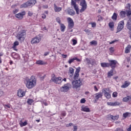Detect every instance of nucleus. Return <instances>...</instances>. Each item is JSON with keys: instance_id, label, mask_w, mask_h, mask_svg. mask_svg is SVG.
Here are the masks:
<instances>
[{"instance_id": "34", "label": "nucleus", "mask_w": 131, "mask_h": 131, "mask_svg": "<svg viewBox=\"0 0 131 131\" xmlns=\"http://www.w3.org/2000/svg\"><path fill=\"white\" fill-rule=\"evenodd\" d=\"M113 70H111L110 72L107 73V77L110 78L112 76H113Z\"/></svg>"}, {"instance_id": "18", "label": "nucleus", "mask_w": 131, "mask_h": 131, "mask_svg": "<svg viewBox=\"0 0 131 131\" xmlns=\"http://www.w3.org/2000/svg\"><path fill=\"white\" fill-rule=\"evenodd\" d=\"M103 98V94L101 92H99L95 94V101H98L99 99H102Z\"/></svg>"}, {"instance_id": "25", "label": "nucleus", "mask_w": 131, "mask_h": 131, "mask_svg": "<svg viewBox=\"0 0 131 131\" xmlns=\"http://www.w3.org/2000/svg\"><path fill=\"white\" fill-rule=\"evenodd\" d=\"M19 45V42L18 41H15L13 45L12 46V49L14 50V51H18V49H17V46Z\"/></svg>"}, {"instance_id": "39", "label": "nucleus", "mask_w": 131, "mask_h": 131, "mask_svg": "<svg viewBox=\"0 0 131 131\" xmlns=\"http://www.w3.org/2000/svg\"><path fill=\"white\" fill-rule=\"evenodd\" d=\"M130 115H131V114L130 113L126 112L123 114V117L124 118H126V117H127V116H130Z\"/></svg>"}, {"instance_id": "59", "label": "nucleus", "mask_w": 131, "mask_h": 131, "mask_svg": "<svg viewBox=\"0 0 131 131\" xmlns=\"http://www.w3.org/2000/svg\"><path fill=\"white\" fill-rule=\"evenodd\" d=\"M72 125H73V123H70L69 125L68 124L67 125V127H69V126H72Z\"/></svg>"}, {"instance_id": "43", "label": "nucleus", "mask_w": 131, "mask_h": 131, "mask_svg": "<svg viewBox=\"0 0 131 131\" xmlns=\"http://www.w3.org/2000/svg\"><path fill=\"white\" fill-rule=\"evenodd\" d=\"M72 41L73 42V46H75L77 43V40L75 39H72Z\"/></svg>"}, {"instance_id": "17", "label": "nucleus", "mask_w": 131, "mask_h": 131, "mask_svg": "<svg viewBox=\"0 0 131 131\" xmlns=\"http://www.w3.org/2000/svg\"><path fill=\"white\" fill-rule=\"evenodd\" d=\"M109 62V65L112 67V69H114L116 67V65L118 64L116 60H110Z\"/></svg>"}, {"instance_id": "22", "label": "nucleus", "mask_w": 131, "mask_h": 131, "mask_svg": "<svg viewBox=\"0 0 131 131\" xmlns=\"http://www.w3.org/2000/svg\"><path fill=\"white\" fill-rule=\"evenodd\" d=\"M19 124L20 127H23V126H26V125L28 124L27 121L26 120L23 122V121L21 120L19 122Z\"/></svg>"}, {"instance_id": "56", "label": "nucleus", "mask_w": 131, "mask_h": 131, "mask_svg": "<svg viewBox=\"0 0 131 131\" xmlns=\"http://www.w3.org/2000/svg\"><path fill=\"white\" fill-rule=\"evenodd\" d=\"M73 128H74L73 131H77V128H78L77 126H74Z\"/></svg>"}, {"instance_id": "62", "label": "nucleus", "mask_w": 131, "mask_h": 131, "mask_svg": "<svg viewBox=\"0 0 131 131\" xmlns=\"http://www.w3.org/2000/svg\"><path fill=\"white\" fill-rule=\"evenodd\" d=\"M76 60L77 62H80V61H81L80 59L76 58V57H75V60Z\"/></svg>"}, {"instance_id": "12", "label": "nucleus", "mask_w": 131, "mask_h": 131, "mask_svg": "<svg viewBox=\"0 0 131 131\" xmlns=\"http://www.w3.org/2000/svg\"><path fill=\"white\" fill-rule=\"evenodd\" d=\"M26 14V12H25V11H23L20 13L15 14V17L18 19V20H22V19H23V17H24Z\"/></svg>"}, {"instance_id": "5", "label": "nucleus", "mask_w": 131, "mask_h": 131, "mask_svg": "<svg viewBox=\"0 0 131 131\" xmlns=\"http://www.w3.org/2000/svg\"><path fill=\"white\" fill-rule=\"evenodd\" d=\"M80 6L81 7V9L80 10V13H83L88 8V5L86 4L85 0H82V2L80 3Z\"/></svg>"}, {"instance_id": "3", "label": "nucleus", "mask_w": 131, "mask_h": 131, "mask_svg": "<svg viewBox=\"0 0 131 131\" xmlns=\"http://www.w3.org/2000/svg\"><path fill=\"white\" fill-rule=\"evenodd\" d=\"M76 1V2H75ZM76 2H82V0H71V6L74 8L77 14H79V8H78V5H77Z\"/></svg>"}, {"instance_id": "35", "label": "nucleus", "mask_w": 131, "mask_h": 131, "mask_svg": "<svg viewBox=\"0 0 131 131\" xmlns=\"http://www.w3.org/2000/svg\"><path fill=\"white\" fill-rule=\"evenodd\" d=\"M112 19L114 20V21H116L117 20V14L116 13H114L112 16Z\"/></svg>"}, {"instance_id": "52", "label": "nucleus", "mask_w": 131, "mask_h": 131, "mask_svg": "<svg viewBox=\"0 0 131 131\" xmlns=\"http://www.w3.org/2000/svg\"><path fill=\"white\" fill-rule=\"evenodd\" d=\"M118 41V40L115 39V40L112 41L111 42H110V45H112L113 43H114L115 42H116Z\"/></svg>"}, {"instance_id": "28", "label": "nucleus", "mask_w": 131, "mask_h": 131, "mask_svg": "<svg viewBox=\"0 0 131 131\" xmlns=\"http://www.w3.org/2000/svg\"><path fill=\"white\" fill-rule=\"evenodd\" d=\"M62 10V7H58L56 4H54L55 12H60Z\"/></svg>"}, {"instance_id": "27", "label": "nucleus", "mask_w": 131, "mask_h": 131, "mask_svg": "<svg viewBox=\"0 0 131 131\" xmlns=\"http://www.w3.org/2000/svg\"><path fill=\"white\" fill-rule=\"evenodd\" d=\"M108 26L112 31L114 30V23L113 21H111L108 23Z\"/></svg>"}, {"instance_id": "51", "label": "nucleus", "mask_w": 131, "mask_h": 131, "mask_svg": "<svg viewBox=\"0 0 131 131\" xmlns=\"http://www.w3.org/2000/svg\"><path fill=\"white\" fill-rule=\"evenodd\" d=\"M41 29H42V30H43L44 31H45V30H48V29H47V27H46V26H42Z\"/></svg>"}, {"instance_id": "14", "label": "nucleus", "mask_w": 131, "mask_h": 131, "mask_svg": "<svg viewBox=\"0 0 131 131\" xmlns=\"http://www.w3.org/2000/svg\"><path fill=\"white\" fill-rule=\"evenodd\" d=\"M107 118V119H112V120L115 121V120H118V118H119V115H117L116 116H113L111 115H108Z\"/></svg>"}, {"instance_id": "53", "label": "nucleus", "mask_w": 131, "mask_h": 131, "mask_svg": "<svg viewBox=\"0 0 131 131\" xmlns=\"http://www.w3.org/2000/svg\"><path fill=\"white\" fill-rule=\"evenodd\" d=\"M80 103H81V104H83V103H85V99H84V98L81 99L80 100Z\"/></svg>"}, {"instance_id": "44", "label": "nucleus", "mask_w": 131, "mask_h": 131, "mask_svg": "<svg viewBox=\"0 0 131 131\" xmlns=\"http://www.w3.org/2000/svg\"><path fill=\"white\" fill-rule=\"evenodd\" d=\"M18 12H19V9H15L13 10L12 13H13V14H14L15 15V14H17V13Z\"/></svg>"}, {"instance_id": "30", "label": "nucleus", "mask_w": 131, "mask_h": 131, "mask_svg": "<svg viewBox=\"0 0 131 131\" xmlns=\"http://www.w3.org/2000/svg\"><path fill=\"white\" fill-rule=\"evenodd\" d=\"M130 49H131V46L130 45H128L126 48L125 50V54H128L130 51Z\"/></svg>"}, {"instance_id": "57", "label": "nucleus", "mask_w": 131, "mask_h": 131, "mask_svg": "<svg viewBox=\"0 0 131 131\" xmlns=\"http://www.w3.org/2000/svg\"><path fill=\"white\" fill-rule=\"evenodd\" d=\"M94 89L95 92H98V88H97V86L95 85L94 87Z\"/></svg>"}, {"instance_id": "26", "label": "nucleus", "mask_w": 131, "mask_h": 131, "mask_svg": "<svg viewBox=\"0 0 131 131\" xmlns=\"http://www.w3.org/2000/svg\"><path fill=\"white\" fill-rule=\"evenodd\" d=\"M129 84H130V82L126 81H125L124 84H123L121 86V88H122L123 89H125V88H127V86H128V85H129Z\"/></svg>"}, {"instance_id": "21", "label": "nucleus", "mask_w": 131, "mask_h": 131, "mask_svg": "<svg viewBox=\"0 0 131 131\" xmlns=\"http://www.w3.org/2000/svg\"><path fill=\"white\" fill-rule=\"evenodd\" d=\"M81 111H83V112H91V110L88 106H81Z\"/></svg>"}, {"instance_id": "2", "label": "nucleus", "mask_w": 131, "mask_h": 131, "mask_svg": "<svg viewBox=\"0 0 131 131\" xmlns=\"http://www.w3.org/2000/svg\"><path fill=\"white\" fill-rule=\"evenodd\" d=\"M16 37L19 41H24L25 37H26V32L25 31H21L17 34Z\"/></svg>"}, {"instance_id": "13", "label": "nucleus", "mask_w": 131, "mask_h": 131, "mask_svg": "<svg viewBox=\"0 0 131 131\" xmlns=\"http://www.w3.org/2000/svg\"><path fill=\"white\" fill-rule=\"evenodd\" d=\"M69 89H70V85L69 84H66L60 88L61 92H63L64 93H66L69 91Z\"/></svg>"}, {"instance_id": "36", "label": "nucleus", "mask_w": 131, "mask_h": 131, "mask_svg": "<svg viewBox=\"0 0 131 131\" xmlns=\"http://www.w3.org/2000/svg\"><path fill=\"white\" fill-rule=\"evenodd\" d=\"M125 15H126V12H125V11H121L120 12V16L122 18H124V17H125Z\"/></svg>"}, {"instance_id": "6", "label": "nucleus", "mask_w": 131, "mask_h": 131, "mask_svg": "<svg viewBox=\"0 0 131 131\" xmlns=\"http://www.w3.org/2000/svg\"><path fill=\"white\" fill-rule=\"evenodd\" d=\"M72 84L73 85V89H78V88H80L82 83H81V81L80 80H78L76 81H73L72 82Z\"/></svg>"}, {"instance_id": "32", "label": "nucleus", "mask_w": 131, "mask_h": 131, "mask_svg": "<svg viewBox=\"0 0 131 131\" xmlns=\"http://www.w3.org/2000/svg\"><path fill=\"white\" fill-rule=\"evenodd\" d=\"M101 67H103V68L110 67V64H109V63L102 62L101 63Z\"/></svg>"}, {"instance_id": "46", "label": "nucleus", "mask_w": 131, "mask_h": 131, "mask_svg": "<svg viewBox=\"0 0 131 131\" xmlns=\"http://www.w3.org/2000/svg\"><path fill=\"white\" fill-rule=\"evenodd\" d=\"M97 21H101L102 20V16L101 15H98L97 16Z\"/></svg>"}, {"instance_id": "45", "label": "nucleus", "mask_w": 131, "mask_h": 131, "mask_svg": "<svg viewBox=\"0 0 131 131\" xmlns=\"http://www.w3.org/2000/svg\"><path fill=\"white\" fill-rule=\"evenodd\" d=\"M117 95H118V93L117 92H115L113 93V98H116L117 97Z\"/></svg>"}, {"instance_id": "61", "label": "nucleus", "mask_w": 131, "mask_h": 131, "mask_svg": "<svg viewBox=\"0 0 131 131\" xmlns=\"http://www.w3.org/2000/svg\"><path fill=\"white\" fill-rule=\"evenodd\" d=\"M46 17H47V16H46V15H45V14H42L41 16V18L42 19H46Z\"/></svg>"}, {"instance_id": "19", "label": "nucleus", "mask_w": 131, "mask_h": 131, "mask_svg": "<svg viewBox=\"0 0 131 131\" xmlns=\"http://www.w3.org/2000/svg\"><path fill=\"white\" fill-rule=\"evenodd\" d=\"M107 104L108 106H112L113 107L115 106H119V105H120V103L117 101L114 102H107Z\"/></svg>"}, {"instance_id": "47", "label": "nucleus", "mask_w": 131, "mask_h": 131, "mask_svg": "<svg viewBox=\"0 0 131 131\" xmlns=\"http://www.w3.org/2000/svg\"><path fill=\"white\" fill-rule=\"evenodd\" d=\"M115 51V49L114 48V47H111L110 48V51L111 53H114V52Z\"/></svg>"}, {"instance_id": "38", "label": "nucleus", "mask_w": 131, "mask_h": 131, "mask_svg": "<svg viewBox=\"0 0 131 131\" xmlns=\"http://www.w3.org/2000/svg\"><path fill=\"white\" fill-rule=\"evenodd\" d=\"M34 102V100L33 99H28L27 101V103L29 105H32V103Z\"/></svg>"}, {"instance_id": "33", "label": "nucleus", "mask_w": 131, "mask_h": 131, "mask_svg": "<svg viewBox=\"0 0 131 131\" xmlns=\"http://www.w3.org/2000/svg\"><path fill=\"white\" fill-rule=\"evenodd\" d=\"M68 14H69V15H71V16H73V15H75V12H74L73 10L70 9L68 10Z\"/></svg>"}, {"instance_id": "24", "label": "nucleus", "mask_w": 131, "mask_h": 131, "mask_svg": "<svg viewBox=\"0 0 131 131\" xmlns=\"http://www.w3.org/2000/svg\"><path fill=\"white\" fill-rule=\"evenodd\" d=\"M37 65H47V62L43 61L41 60H37L36 62Z\"/></svg>"}, {"instance_id": "40", "label": "nucleus", "mask_w": 131, "mask_h": 131, "mask_svg": "<svg viewBox=\"0 0 131 131\" xmlns=\"http://www.w3.org/2000/svg\"><path fill=\"white\" fill-rule=\"evenodd\" d=\"M69 72L71 73V74H73L74 73V69L72 68H70Z\"/></svg>"}, {"instance_id": "23", "label": "nucleus", "mask_w": 131, "mask_h": 131, "mask_svg": "<svg viewBox=\"0 0 131 131\" xmlns=\"http://www.w3.org/2000/svg\"><path fill=\"white\" fill-rule=\"evenodd\" d=\"M131 101V97L129 96H127L126 97H124L122 99L123 102H130Z\"/></svg>"}, {"instance_id": "4", "label": "nucleus", "mask_w": 131, "mask_h": 131, "mask_svg": "<svg viewBox=\"0 0 131 131\" xmlns=\"http://www.w3.org/2000/svg\"><path fill=\"white\" fill-rule=\"evenodd\" d=\"M36 4V1L35 0H29L27 3L22 4L20 6V8H27L28 7H30L33 5H35Z\"/></svg>"}, {"instance_id": "9", "label": "nucleus", "mask_w": 131, "mask_h": 131, "mask_svg": "<svg viewBox=\"0 0 131 131\" xmlns=\"http://www.w3.org/2000/svg\"><path fill=\"white\" fill-rule=\"evenodd\" d=\"M124 27V21L122 20L119 23V25L117 28L116 33H118V32H120V31H121V30L123 29Z\"/></svg>"}, {"instance_id": "16", "label": "nucleus", "mask_w": 131, "mask_h": 131, "mask_svg": "<svg viewBox=\"0 0 131 131\" xmlns=\"http://www.w3.org/2000/svg\"><path fill=\"white\" fill-rule=\"evenodd\" d=\"M80 67H78L75 71L74 76V79H77L78 78V76H79V72H80Z\"/></svg>"}, {"instance_id": "37", "label": "nucleus", "mask_w": 131, "mask_h": 131, "mask_svg": "<svg viewBox=\"0 0 131 131\" xmlns=\"http://www.w3.org/2000/svg\"><path fill=\"white\" fill-rule=\"evenodd\" d=\"M90 45L91 46H97L98 45V42L96 40H93L90 42Z\"/></svg>"}, {"instance_id": "31", "label": "nucleus", "mask_w": 131, "mask_h": 131, "mask_svg": "<svg viewBox=\"0 0 131 131\" xmlns=\"http://www.w3.org/2000/svg\"><path fill=\"white\" fill-rule=\"evenodd\" d=\"M59 25L60 26L61 31H62V32H64L65 31V29H66V26H65V25L63 24H59Z\"/></svg>"}, {"instance_id": "42", "label": "nucleus", "mask_w": 131, "mask_h": 131, "mask_svg": "<svg viewBox=\"0 0 131 131\" xmlns=\"http://www.w3.org/2000/svg\"><path fill=\"white\" fill-rule=\"evenodd\" d=\"M126 16L127 17H128V16H130V15H131V10H130V9H128V11H126Z\"/></svg>"}, {"instance_id": "15", "label": "nucleus", "mask_w": 131, "mask_h": 131, "mask_svg": "<svg viewBox=\"0 0 131 131\" xmlns=\"http://www.w3.org/2000/svg\"><path fill=\"white\" fill-rule=\"evenodd\" d=\"M26 92L22 89H19L17 91V96L19 98H23L25 96Z\"/></svg>"}, {"instance_id": "58", "label": "nucleus", "mask_w": 131, "mask_h": 131, "mask_svg": "<svg viewBox=\"0 0 131 131\" xmlns=\"http://www.w3.org/2000/svg\"><path fill=\"white\" fill-rule=\"evenodd\" d=\"M28 15L29 16H30V17H31V16H32V15H33V13H32V12L29 11L28 12Z\"/></svg>"}, {"instance_id": "55", "label": "nucleus", "mask_w": 131, "mask_h": 131, "mask_svg": "<svg viewBox=\"0 0 131 131\" xmlns=\"http://www.w3.org/2000/svg\"><path fill=\"white\" fill-rule=\"evenodd\" d=\"M92 27L95 28L96 26V23H91Z\"/></svg>"}, {"instance_id": "49", "label": "nucleus", "mask_w": 131, "mask_h": 131, "mask_svg": "<svg viewBox=\"0 0 131 131\" xmlns=\"http://www.w3.org/2000/svg\"><path fill=\"white\" fill-rule=\"evenodd\" d=\"M4 56V54L3 53H0V64H2V57Z\"/></svg>"}, {"instance_id": "50", "label": "nucleus", "mask_w": 131, "mask_h": 131, "mask_svg": "<svg viewBox=\"0 0 131 131\" xmlns=\"http://www.w3.org/2000/svg\"><path fill=\"white\" fill-rule=\"evenodd\" d=\"M5 108H11V105L10 104H5L4 105Z\"/></svg>"}, {"instance_id": "64", "label": "nucleus", "mask_w": 131, "mask_h": 131, "mask_svg": "<svg viewBox=\"0 0 131 131\" xmlns=\"http://www.w3.org/2000/svg\"><path fill=\"white\" fill-rule=\"evenodd\" d=\"M127 131H131V124L129 126V127L127 129Z\"/></svg>"}, {"instance_id": "1", "label": "nucleus", "mask_w": 131, "mask_h": 131, "mask_svg": "<svg viewBox=\"0 0 131 131\" xmlns=\"http://www.w3.org/2000/svg\"><path fill=\"white\" fill-rule=\"evenodd\" d=\"M24 83L27 89H31L36 86L37 81L34 76H32L30 78L29 77H25L24 79Z\"/></svg>"}, {"instance_id": "7", "label": "nucleus", "mask_w": 131, "mask_h": 131, "mask_svg": "<svg viewBox=\"0 0 131 131\" xmlns=\"http://www.w3.org/2000/svg\"><path fill=\"white\" fill-rule=\"evenodd\" d=\"M51 80L55 83H60L62 81V78L61 77H56L54 74L51 75Z\"/></svg>"}, {"instance_id": "8", "label": "nucleus", "mask_w": 131, "mask_h": 131, "mask_svg": "<svg viewBox=\"0 0 131 131\" xmlns=\"http://www.w3.org/2000/svg\"><path fill=\"white\" fill-rule=\"evenodd\" d=\"M41 40V37L40 36H37L33 38L31 41V45H34L35 43H39Z\"/></svg>"}, {"instance_id": "63", "label": "nucleus", "mask_w": 131, "mask_h": 131, "mask_svg": "<svg viewBox=\"0 0 131 131\" xmlns=\"http://www.w3.org/2000/svg\"><path fill=\"white\" fill-rule=\"evenodd\" d=\"M62 58H67V55L62 54Z\"/></svg>"}, {"instance_id": "54", "label": "nucleus", "mask_w": 131, "mask_h": 131, "mask_svg": "<svg viewBox=\"0 0 131 131\" xmlns=\"http://www.w3.org/2000/svg\"><path fill=\"white\" fill-rule=\"evenodd\" d=\"M126 9H128V10H130V4H127V6L126 7Z\"/></svg>"}, {"instance_id": "20", "label": "nucleus", "mask_w": 131, "mask_h": 131, "mask_svg": "<svg viewBox=\"0 0 131 131\" xmlns=\"http://www.w3.org/2000/svg\"><path fill=\"white\" fill-rule=\"evenodd\" d=\"M11 57H12V58H13V59H15V60H19V59H20V55L16 53V52H13L11 54Z\"/></svg>"}, {"instance_id": "11", "label": "nucleus", "mask_w": 131, "mask_h": 131, "mask_svg": "<svg viewBox=\"0 0 131 131\" xmlns=\"http://www.w3.org/2000/svg\"><path fill=\"white\" fill-rule=\"evenodd\" d=\"M104 97L106 98V99H111V94H110V89L109 88H106L104 89Z\"/></svg>"}, {"instance_id": "60", "label": "nucleus", "mask_w": 131, "mask_h": 131, "mask_svg": "<svg viewBox=\"0 0 131 131\" xmlns=\"http://www.w3.org/2000/svg\"><path fill=\"white\" fill-rule=\"evenodd\" d=\"M62 116H66V112H62L61 113Z\"/></svg>"}, {"instance_id": "29", "label": "nucleus", "mask_w": 131, "mask_h": 131, "mask_svg": "<svg viewBox=\"0 0 131 131\" xmlns=\"http://www.w3.org/2000/svg\"><path fill=\"white\" fill-rule=\"evenodd\" d=\"M126 26H127V29H129V31H131V19H129L127 21Z\"/></svg>"}, {"instance_id": "41", "label": "nucleus", "mask_w": 131, "mask_h": 131, "mask_svg": "<svg viewBox=\"0 0 131 131\" xmlns=\"http://www.w3.org/2000/svg\"><path fill=\"white\" fill-rule=\"evenodd\" d=\"M74 61H75V58H71L69 60L68 63L70 64H71V63H73V62H74Z\"/></svg>"}, {"instance_id": "10", "label": "nucleus", "mask_w": 131, "mask_h": 131, "mask_svg": "<svg viewBox=\"0 0 131 131\" xmlns=\"http://www.w3.org/2000/svg\"><path fill=\"white\" fill-rule=\"evenodd\" d=\"M67 21L68 23V28L69 29H72L74 27V21H73V19L71 17H68L67 18Z\"/></svg>"}, {"instance_id": "48", "label": "nucleus", "mask_w": 131, "mask_h": 131, "mask_svg": "<svg viewBox=\"0 0 131 131\" xmlns=\"http://www.w3.org/2000/svg\"><path fill=\"white\" fill-rule=\"evenodd\" d=\"M56 21L57 22V23H59V24H61V19L60 18V17L56 18Z\"/></svg>"}]
</instances>
